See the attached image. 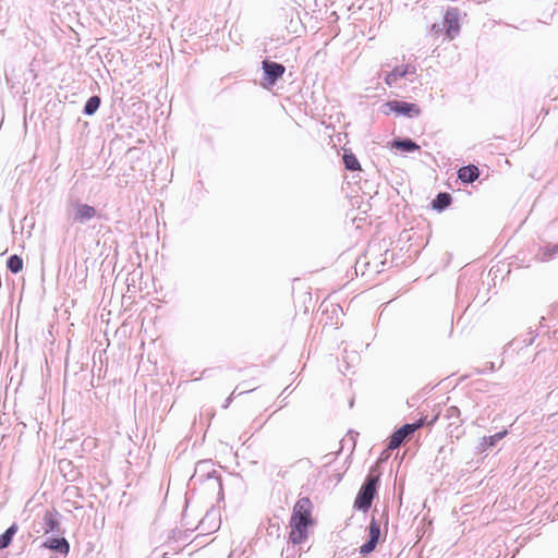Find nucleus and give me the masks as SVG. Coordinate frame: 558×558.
I'll use <instances>...</instances> for the list:
<instances>
[{"label":"nucleus","instance_id":"obj_14","mask_svg":"<svg viewBox=\"0 0 558 558\" xmlns=\"http://www.w3.org/2000/svg\"><path fill=\"white\" fill-rule=\"evenodd\" d=\"M457 174L462 183L472 184L480 178V169L475 165H468L461 167Z\"/></svg>","mask_w":558,"mask_h":558},{"label":"nucleus","instance_id":"obj_21","mask_svg":"<svg viewBox=\"0 0 558 558\" xmlns=\"http://www.w3.org/2000/svg\"><path fill=\"white\" fill-rule=\"evenodd\" d=\"M266 529L267 534L275 539H279V521L276 514L272 518H268L266 525L263 524Z\"/></svg>","mask_w":558,"mask_h":558},{"label":"nucleus","instance_id":"obj_3","mask_svg":"<svg viewBox=\"0 0 558 558\" xmlns=\"http://www.w3.org/2000/svg\"><path fill=\"white\" fill-rule=\"evenodd\" d=\"M381 111L385 114L393 112L397 116H403L408 118H416L421 114V109L416 104L403 100H389L383 105Z\"/></svg>","mask_w":558,"mask_h":558},{"label":"nucleus","instance_id":"obj_13","mask_svg":"<svg viewBox=\"0 0 558 558\" xmlns=\"http://www.w3.org/2000/svg\"><path fill=\"white\" fill-rule=\"evenodd\" d=\"M41 546L62 555H66L70 550V544L64 537H49Z\"/></svg>","mask_w":558,"mask_h":558},{"label":"nucleus","instance_id":"obj_18","mask_svg":"<svg viewBox=\"0 0 558 558\" xmlns=\"http://www.w3.org/2000/svg\"><path fill=\"white\" fill-rule=\"evenodd\" d=\"M558 254V243L557 244H546L545 247H541L536 257L541 262H548L553 259Z\"/></svg>","mask_w":558,"mask_h":558},{"label":"nucleus","instance_id":"obj_20","mask_svg":"<svg viewBox=\"0 0 558 558\" xmlns=\"http://www.w3.org/2000/svg\"><path fill=\"white\" fill-rule=\"evenodd\" d=\"M16 532L17 525L13 523L0 535V549H4L11 544Z\"/></svg>","mask_w":558,"mask_h":558},{"label":"nucleus","instance_id":"obj_30","mask_svg":"<svg viewBox=\"0 0 558 558\" xmlns=\"http://www.w3.org/2000/svg\"><path fill=\"white\" fill-rule=\"evenodd\" d=\"M487 369L493 372L495 369V364L493 362L487 363Z\"/></svg>","mask_w":558,"mask_h":558},{"label":"nucleus","instance_id":"obj_9","mask_svg":"<svg viewBox=\"0 0 558 558\" xmlns=\"http://www.w3.org/2000/svg\"><path fill=\"white\" fill-rule=\"evenodd\" d=\"M445 417L450 421L448 425V432L450 436H453V433L457 432L456 437L458 438L461 432L459 430L462 424L460 420V410L456 405H451L446 410Z\"/></svg>","mask_w":558,"mask_h":558},{"label":"nucleus","instance_id":"obj_2","mask_svg":"<svg viewBox=\"0 0 558 558\" xmlns=\"http://www.w3.org/2000/svg\"><path fill=\"white\" fill-rule=\"evenodd\" d=\"M378 486L379 474L375 475L371 471L366 475L360 490L357 492V495L354 500V508L363 512L368 511L369 508L372 507L374 498L377 495Z\"/></svg>","mask_w":558,"mask_h":558},{"label":"nucleus","instance_id":"obj_27","mask_svg":"<svg viewBox=\"0 0 558 558\" xmlns=\"http://www.w3.org/2000/svg\"><path fill=\"white\" fill-rule=\"evenodd\" d=\"M426 424V417H421L416 422L412 423V427L414 428V432L421 427H423Z\"/></svg>","mask_w":558,"mask_h":558},{"label":"nucleus","instance_id":"obj_4","mask_svg":"<svg viewBox=\"0 0 558 558\" xmlns=\"http://www.w3.org/2000/svg\"><path fill=\"white\" fill-rule=\"evenodd\" d=\"M71 211L69 213L70 217L72 218V221L74 223L84 225L90 221L93 218L96 217V208L88 205L83 204L78 201L71 203Z\"/></svg>","mask_w":558,"mask_h":558},{"label":"nucleus","instance_id":"obj_11","mask_svg":"<svg viewBox=\"0 0 558 558\" xmlns=\"http://www.w3.org/2000/svg\"><path fill=\"white\" fill-rule=\"evenodd\" d=\"M391 148L402 153H414L420 150V146L410 137H395L390 142Z\"/></svg>","mask_w":558,"mask_h":558},{"label":"nucleus","instance_id":"obj_31","mask_svg":"<svg viewBox=\"0 0 558 558\" xmlns=\"http://www.w3.org/2000/svg\"><path fill=\"white\" fill-rule=\"evenodd\" d=\"M209 517H210V514H209V513H207V514L205 515V518L202 520L201 525H204V524H205V521H206V520H208V519H209Z\"/></svg>","mask_w":558,"mask_h":558},{"label":"nucleus","instance_id":"obj_28","mask_svg":"<svg viewBox=\"0 0 558 558\" xmlns=\"http://www.w3.org/2000/svg\"><path fill=\"white\" fill-rule=\"evenodd\" d=\"M400 68H401V70H407V75L415 73V66H413V65L407 64V65H403Z\"/></svg>","mask_w":558,"mask_h":558},{"label":"nucleus","instance_id":"obj_32","mask_svg":"<svg viewBox=\"0 0 558 558\" xmlns=\"http://www.w3.org/2000/svg\"><path fill=\"white\" fill-rule=\"evenodd\" d=\"M284 72H286V68L281 64V70H280L281 78L283 77Z\"/></svg>","mask_w":558,"mask_h":558},{"label":"nucleus","instance_id":"obj_5","mask_svg":"<svg viewBox=\"0 0 558 558\" xmlns=\"http://www.w3.org/2000/svg\"><path fill=\"white\" fill-rule=\"evenodd\" d=\"M381 530L377 520L373 517L368 525V539L360 547L359 551L362 556L373 553L380 542Z\"/></svg>","mask_w":558,"mask_h":558},{"label":"nucleus","instance_id":"obj_16","mask_svg":"<svg viewBox=\"0 0 558 558\" xmlns=\"http://www.w3.org/2000/svg\"><path fill=\"white\" fill-rule=\"evenodd\" d=\"M536 336L537 333H535L534 330H530L527 333L514 338L512 341L508 343V345L513 350H521L525 347L533 344Z\"/></svg>","mask_w":558,"mask_h":558},{"label":"nucleus","instance_id":"obj_25","mask_svg":"<svg viewBox=\"0 0 558 558\" xmlns=\"http://www.w3.org/2000/svg\"><path fill=\"white\" fill-rule=\"evenodd\" d=\"M477 282L476 279L472 280L471 278H466L464 275L459 277L457 284V293L458 295H462L466 293V289L469 284H475Z\"/></svg>","mask_w":558,"mask_h":558},{"label":"nucleus","instance_id":"obj_8","mask_svg":"<svg viewBox=\"0 0 558 558\" xmlns=\"http://www.w3.org/2000/svg\"><path fill=\"white\" fill-rule=\"evenodd\" d=\"M413 425H410L409 423L403 424L401 427H399L389 438L388 442V449L395 450L399 448L405 439H408L413 433L414 428Z\"/></svg>","mask_w":558,"mask_h":558},{"label":"nucleus","instance_id":"obj_10","mask_svg":"<svg viewBox=\"0 0 558 558\" xmlns=\"http://www.w3.org/2000/svg\"><path fill=\"white\" fill-rule=\"evenodd\" d=\"M44 534L52 533V534H60V522L58 519V512L56 511H46L44 518H43V529Z\"/></svg>","mask_w":558,"mask_h":558},{"label":"nucleus","instance_id":"obj_33","mask_svg":"<svg viewBox=\"0 0 558 558\" xmlns=\"http://www.w3.org/2000/svg\"><path fill=\"white\" fill-rule=\"evenodd\" d=\"M338 311H341V307H339L338 305L333 307L332 312H338Z\"/></svg>","mask_w":558,"mask_h":558},{"label":"nucleus","instance_id":"obj_26","mask_svg":"<svg viewBox=\"0 0 558 558\" xmlns=\"http://www.w3.org/2000/svg\"><path fill=\"white\" fill-rule=\"evenodd\" d=\"M446 32V28L444 26V24H439V23H434L430 27V33L434 34V35H439L441 34L442 32Z\"/></svg>","mask_w":558,"mask_h":558},{"label":"nucleus","instance_id":"obj_6","mask_svg":"<svg viewBox=\"0 0 558 558\" xmlns=\"http://www.w3.org/2000/svg\"><path fill=\"white\" fill-rule=\"evenodd\" d=\"M460 11L458 8H449L444 16V26L446 28V37L448 40L454 39L460 33Z\"/></svg>","mask_w":558,"mask_h":558},{"label":"nucleus","instance_id":"obj_22","mask_svg":"<svg viewBox=\"0 0 558 558\" xmlns=\"http://www.w3.org/2000/svg\"><path fill=\"white\" fill-rule=\"evenodd\" d=\"M407 76V70H401L400 66H396L392 71L386 74L385 83L388 86H392L397 83L399 78Z\"/></svg>","mask_w":558,"mask_h":558},{"label":"nucleus","instance_id":"obj_17","mask_svg":"<svg viewBox=\"0 0 558 558\" xmlns=\"http://www.w3.org/2000/svg\"><path fill=\"white\" fill-rule=\"evenodd\" d=\"M452 202V196L447 192H439L432 202L433 209L444 211Z\"/></svg>","mask_w":558,"mask_h":558},{"label":"nucleus","instance_id":"obj_29","mask_svg":"<svg viewBox=\"0 0 558 558\" xmlns=\"http://www.w3.org/2000/svg\"><path fill=\"white\" fill-rule=\"evenodd\" d=\"M234 393H235V390H234V391L231 393V396L226 400V403H225L223 408H228V407H229V404H230V402H231V398H232V396H234Z\"/></svg>","mask_w":558,"mask_h":558},{"label":"nucleus","instance_id":"obj_1","mask_svg":"<svg viewBox=\"0 0 558 558\" xmlns=\"http://www.w3.org/2000/svg\"><path fill=\"white\" fill-rule=\"evenodd\" d=\"M313 504L308 497H301L295 502L289 522V542L301 544L308 537V527L314 524Z\"/></svg>","mask_w":558,"mask_h":558},{"label":"nucleus","instance_id":"obj_7","mask_svg":"<svg viewBox=\"0 0 558 558\" xmlns=\"http://www.w3.org/2000/svg\"><path fill=\"white\" fill-rule=\"evenodd\" d=\"M279 80V63L265 59L263 61V77L260 85L265 89H270Z\"/></svg>","mask_w":558,"mask_h":558},{"label":"nucleus","instance_id":"obj_19","mask_svg":"<svg viewBox=\"0 0 558 558\" xmlns=\"http://www.w3.org/2000/svg\"><path fill=\"white\" fill-rule=\"evenodd\" d=\"M342 161L344 165V168L349 171H356L361 169L360 162L356 158V156L351 151H344L342 156Z\"/></svg>","mask_w":558,"mask_h":558},{"label":"nucleus","instance_id":"obj_12","mask_svg":"<svg viewBox=\"0 0 558 558\" xmlns=\"http://www.w3.org/2000/svg\"><path fill=\"white\" fill-rule=\"evenodd\" d=\"M507 434L508 432L504 429L492 436H484L476 446L477 453H484L488 448L495 447Z\"/></svg>","mask_w":558,"mask_h":558},{"label":"nucleus","instance_id":"obj_15","mask_svg":"<svg viewBox=\"0 0 558 558\" xmlns=\"http://www.w3.org/2000/svg\"><path fill=\"white\" fill-rule=\"evenodd\" d=\"M284 19L289 20L288 24L286 25L288 34H298L302 29V21L300 19L299 12L294 11V9H291L289 12H286Z\"/></svg>","mask_w":558,"mask_h":558},{"label":"nucleus","instance_id":"obj_23","mask_svg":"<svg viewBox=\"0 0 558 558\" xmlns=\"http://www.w3.org/2000/svg\"><path fill=\"white\" fill-rule=\"evenodd\" d=\"M100 102H101V100H100L99 96L95 95V96L89 97L84 106L83 112L86 116H93L98 110Z\"/></svg>","mask_w":558,"mask_h":558},{"label":"nucleus","instance_id":"obj_24","mask_svg":"<svg viewBox=\"0 0 558 558\" xmlns=\"http://www.w3.org/2000/svg\"><path fill=\"white\" fill-rule=\"evenodd\" d=\"M7 267L13 274L20 272L22 270V268H23V259H22V257H20L16 254L11 255L8 258V260H7Z\"/></svg>","mask_w":558,"mask_h":558},{"label":"nucleus","instance_id":"obj_34","mask_svg":"<svg viewBox=\"0 0 558 558\" xmlns=\"http://www.w3.org/2000/svg\"><path fill=\"white\" fill-rule=\"evenodd\" d=\"M270 50H271V48H268V46H266V48H265V52L269 53V52H270Z\"/></svg>","mask_w":558,"mask_h":558}]
</instances>
